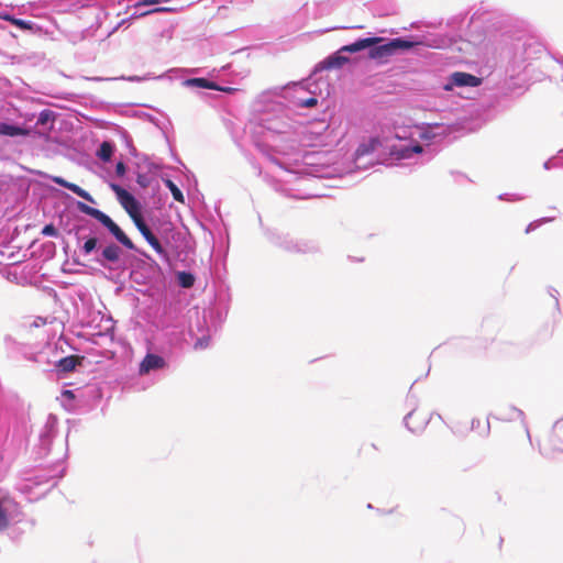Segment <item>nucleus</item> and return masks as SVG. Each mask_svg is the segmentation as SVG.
<instances>
[{
  "label": "nucleus",
  "mask_w": 563,
  "mask_h": 563,
  "mask_svg": "<svg viewBox=\"0 0 563 563\" xmlns=\"http://www.w3.org/2000/svg\"><path fill=\"white\" fill-rule=\"evenodd\" d=\"M307 95L308 90L302 82L283 88L282 93L272 90L261 93L254 102V111L257 114L244 129L272 166L274 175L271 178L266 173L264 179L272 181L276 190L295 199H308L313 195L301 194L299 189H287L282 185L292 179L299 185L305 181V178L298 177L289 168V157L296 151L297 141L292 139L294 122L289 119L282 100H286L291 107L299 108L300 102L297 99H305Z\"/></svg>",
  "instance_id": "obj_1"
},
{
  "label": "nucleus",
  "mask_w": 563,
  "mask_h": 563,
  "mask_svg": "<svg viewBox=\"0 0 563 563\" xmlns=\"http://www.w3.org/2000/svg\"><path fill=\"white\" fill-rule=\"evenodd\" d=\"M213 289V300L203 310L201 321L198 307H187L179 299L164 302L150 314V322L163 332V343L170 355L183 350L196 335L191 325L194 318L197 320V332H201L194 342V349L199 351L210 346L212 334L222 328L232 302L231 289L224 279L214 280Z\"/></svg>",
  "instance_id": "obj_2"
},
{
  "label": "nucleus",
  "mask_w": 563,
  "mask_h": 563,
  "mask_svg": "<svg viewBox=\"0 0 563 563\" xmlns=\"http://www.w3.org/2000/svg\"><path fill=\"white\" fill-rule=\"evenodd\" d=\"M66 474V466L62 460H57L53 464L36 465L24 467L19 471V481L15 487L22 494L29 495L41 486L48 485L45 492H48L57 485V482Z\"/></svg>",
  "instance_id": "obj_3"
},
{
  "label": "nucleus",
  "mask_w": 563,
  "mask_h": 563,
  "mask_svg": "<svg viewBox=\"0 0 563 563\" xmlns=\"http://www.w3.org/2000/svg\"><path fill=\"white\" fill-rule=\"evenodd\" d=\"M402 132V134H396L399 142L389 147L390 157L394 161H406L407 164L423 163L424 147L419 143V140L429 141L431 139L429 132L420 126L412 128L408 136L405 130Z\"/></svg>",
  "instance_id": "obj_4"
},
{
  "label": "nucleus",
  "mask_w": 563,
  "mask_h": 563,
  "mask_svg": "<svg viewBox=\"0 0 563 563\" xmlns=\"http://www.w3.org/2000/svg\"><path fill=\"white\" fill-rule=\"evenodd\" d=\"M27 444V428L24 422L0 421V457L3 462H13Z\"/></svg>",
  "instance_id": "obj_5"
},
{
  "label": "nucleus",
  "mask_w": 563,
  "mask_h": 563,
  "mask_svg": "<svg viewBox=\"0 0 563 563\" xmlns=\"http://www.w3.org/2000/svg\"><path fill=\"white\" fill-rule=\"evenodd\" d=\"M126 249H73L75 257V262L79 265H85L81 262V258L88 260L93 256L101 266L107 267L109 269H118V268H128L126 266ZM133 251L140 253L141 255L147 256L144 252H141L142 249H132ZM65 255L68 256L71 249H63Z\"/></svg>",
  "instance_id": "obj_6"
},
{
  "label": "nucleus",
  "mask_w": 563,
  "mask_h": 563,
  "mask_svg": "<svg viewBox=\"0 0 563 563\" xmlns=\"http://www.w3.org/2000/svg\"><path fill=\"white\" fill-rule=\"evenodd\" d=\"M31 249H0V255L5 257L9 263L8 267L16 266L21 267L20 274L24 279H27L30 284L37 285L36 274L42 269V265L37 260H32L36 255V252H30Z\"/></svg>",
  "instance_id": "obj_7"
},
{
  "label": "nucleus",
  "mask_w": 563,
  "mask_h": 563,
  "mask_svg": "<svg viewBox=\"0 0 563 563\" xmlns=\"http://www.w3.org/2000/svg\"><path fill=\"white\" fill-rule=\"evenodd\" d=\"M58 420L55 415L49 413L46 422L40 431L38 443L33 448L32 455L35 461L45 459L49 452L53 440L57 433Z\"/></svg>",
  "instance_id": "obj_8"
},
{
  "label": "nucleus",
  "mask_w": 563,
  "mask_h": 563,
  "mask_svg": "<svg viewBox=\"0 0 563 563\" xmlns=\"http://www.w3.org/2000/svg\"><path fill=\"white\" fill-rule=\"evenodd\" d=\"M416 43L413 41L404 38V37H395L389 40L384 44H374L372 47H367L368 56L372 59H382L389 56H393L398 51H409L411 49Z\"/></svg>",
  "instance_id": "obj_9"
},
{
  "label": "nucleus",
  "mask_w": 563,
  "mask_h": 563,
  "mask_svg": "<svg viewBox=\"0 0 563 563\" xmlns=\"http://www.w3.org/2000/svg\"><path fill=\"white\" fill-rule=\"evenodd\" d=\"M168 367L169 356L159 354L148 347L146 354L139 363V374L141 376L150 375L153 373L166 371Z\"/></svg>",
  "instance_id": "obj_10"
},
{
  "label": "nucleus",
  "mask_w": 563,
  "mask_h": 563,
  "mask_svg": "<svg viewBox=\"0 0 563 563\" xmlns=\"http://www.w3.org/2000/svg\"><path fill=\"white\" fill-rule=\"evenodd\" d=\"M380 146L377 137H371L361 143L354 153V165L357 169H366L374 164V153Z\"/></svg>",
  "instance_id": "obj_11"
},
{
  "label": "nucleus",
  "mask_w": 563,
  "mask_h": 563,
  "mask_svg": "<svg viewBox=\"0 0 563 563\" xmlns=\"http://www.w3.org/2000/svg\"><path fill=\"white\" fill-rule=\"evenodd\" d=\"M525 412L517 408L516 406H512V405H508L504 408H500L498 410V413H489L488 417H487V423H486V427L482 430L481 432V435L483 437H487L490 432V422H489V419L490 418H494L496 420H500V421H514L516 419H520L521 422H522V426L525 427L527 433L529 434V429H528V426H527V422L525 420Z\"/></svg>",
  "instance_id": "obj_12"
},
{
  "label": "nucleus",
  "mask_w": 563,
  "mask_h": 563,
  "mask_svg": "<svg viewBox=\"0 0 563 563\" xmlns=\"http://www.w3.org/2000/svg\"><path fill=\"white\" fill-rule=\"evenodd\" d=\"M482 78L464 71H454L450 74L442 82L445 91H454L455 88L478 87Z\"/></svg>",
  "instance_id": "obj_13"
},
{
  "label": "nucleus",
  "mask_w": 563,
  "mask_h": 563,
  "mask_svg": "<svg viewBox=\"0 0 563 563\" xmlns=\"http://www.w3.org/2000/svg\"><path fill=\"white\" fill-rule=\"evenodd\" d=\"M114 190L118 194L119 200L126 212L131 216L132 220L140 217V207L136 199L125 189H122L119 186H113Z\"/></svg>",
  "instance_id": "obj_14"
},
{
  "label": "nucleus",
  "mask_w": 563,
  "mask_h": 563,
  "mask_svg": "<svg viewBox=\"0 0 563 563\" xmlns=\"http://www.w3.org/2000/svg\"><path fill=\"white\" fill-rule=\"evenodd\" d=\"M416 382H417V380H415V382L412 383V385L410 386L409 391H408V394H407L406 401H407L408 406H410V407H411V410H410V411L405 416V418H404V424H405V427H406V428H407L411 433L419 434V433H421V432L424 430V428H426V426H427V423H428V422H422V423H420V424H419V426H417V427H411V426L409 424V422H408L409 418L413 415L415 410H416V409H417V407H418V397L412 393V388H413V385L416 384Z\"/></svg>",
  "instance_id": "obj_15"
},
{
  "label": "nucleus",
  "mask_w": 563,
  "mask_h": 563,
  "mask_svg": "<svg viewBox=\"0 0 563 563\" xmlns=\"http://www.w3.org/2000/svg\"><path fill=\"white\" fill-rule=\"evenodd\" d=\"M161 2H162V0H137L133 5L134 11L131 13L130 18L128 20H122L119 25H123L129 20L143 18V16H146L154 12L166 11L165 8H155V9H151V10H143V7H147L151 4H158Z\"/></svg>",
  "instance_id": "obj_16"
},
{
  "label": "nucleus",
  "mask_w": 563,
  "mask_h": 563,
  "mask_svg": "<svg viewBox=\"0 0 563 563\" xmlns=\"http://www.w3.org/2000/svg\"><path fill=\"white\" fill-rule=\"evenodd\" d=\"M133 221L150 246H162L159 239L156 236L154 227L148 225L142 216L135 218Z\"/></svg>",
  "instance_id": "obj_17"
},
{
  "label": "nucleus",
  "mask_w": 563,
  "mask_h": 563,
  "mask_svg": "<svg viewBox=\"0 0 563 563\" xmlns=\"http://www.w3.org/2000/svg\"><path fill=\"white\" fill-rule=\"evenodd\" d=\"M383 42L382 37L373 36V37H365V38H358L354 43L344 45L340 48V52L345 53H357L363 49H366L367 47H372L374 44Z\"/></svg>",
  "instance_id": "obj_18"
},
{
  "label": "nucleus",
  "mask_w": 563,
  "mask_h": 563,
  "mask_svg": "<svg viewBox=\"0 0 563 563\" xmlns=\"http://www.w3.org/2000/svg\"><path fill=\"white\" fill-rule=\"evenodd\" d=\"M77 366V356L76 355H67L54 363V369L57 373L58 377H65L67 374L75 371Z\"/></svg>",
  "instance_id": "obj_19"
},
{
  "label": "nucleus",
  "mask_w": 563,
  "mask_h": 563,
  "mask_svg": "<svg viewBox=\"0 0 563 563\" xmlns=\"http://www.w3.org/2000/svg\"><path fill=\"white\" fill-rule=\"evenodd\" d=\"M159 257L165 261L168 266H172L170 256L175 255L177 258L181 256L188 257L190 253L194 254L196 249H153Z\"/></svg>",
  "instance_id": "obj_20"
},
{
  "label": "nucleus",
  "mask_w": 563,
  "mask_h": 563,
  "mask_svg": "<svg viewBox=\"0 0 563 563\" xmlns=\"http://www.w3.org/2000/svg\"><path fill=\"white\" fill-rule=\"evenodd\" d=\"M153 227L157 238H161L166 243H169V238L174 240L173 224L170 221L158 219L157 221H153Z\"/></svg>",
  "instance_id": "obj_21"
},
{
  "label": "nucleus",
  "mask_w": 563,
  "mask_h": 563,
  "mask_svg": "<svg viewBox=\"0 0 563 563\" xmlns=\"http://www.w3.org/2000/svg\"><path fill=\"white\" fill-rule=\"evenodd\" d=\"M132 283L137 285H146L151 279V272L139 264L136 266L131 265L129 273Z\"/></svg>",
  "instance_id": "obj_22"
},
{
  "label": "nucleus",
  "mask_w": 563,
  "mask_h": 563,
  "mask_svg": "<svg viewBox=\"0 0 563 563\" xmlns=\"http://www.w3.org/2000/svg\"><path fill=\"white\" fill-rule=\"evenodd\" d=\"M183 85L188 88H200V89H218L219 85L212 80L206 78H188L183 81Z\"/></svg>",
  "instance_id": "obj_23"
},
{
  "label": "nucleus",
  "mask_w": 563,
  "mask_h": 563,
  "mask_svg": "<svg viewBox=\"0 0 563 563\" xmlns=\"http://www.w3.org/2000/svg\"><path fill=\"white\" fill-rule=\"evenodd\" d=\"M176 283L183 288H190L196 282V275L188 269L176 272Z\"/></svg>",
  "instance_id": "obj_24"
},
{
  "label": "nucleus",
  "mask_w": 563,
  "mask_h": 563,
  "mask_svg": "<svg viewBox=\"0 0 563 563\" xmlns=\"http://www.w3.org/2000/svg\"><path fill=\"white\" fill-rule=\"evenodd\" d=\"M25 133L24 129L7 122H0V134L5 136H19Z\"/></svg>",
  "instance_id": "obj_25"
},
{
  "label": "nucleus",
  "mask_w": 563,
  "mask_h": 563,
  "mask_svg": "<svg viewBox=\"0 0 563 563\" xmlns=\"http://www.w3.org/2000/svg\"><path fill=\"white\" fill-rule=\"evenodd\" d=\"M108 230L111 234L122 244V246H134L132 241L126 236V234L121 230V228L117 223H112Z\"/></svg>",
  "instance_id": "obj_26"
},
{
  "label": "nucleus",
  "mask_w": 563,
  "mask_h": 563,
  "mask_svg": "<svg viewBox=\"0 0 563 563\" xmlns=\"http://www.w3.org/2000/svg\"><path fill=\"white\" fill-rule=\"evenodd\" d=\"M344 52H340V49L331 55L327 60H325V67L327 68H339V67H342L344 64H346L349 62V58L344 55H342Z\"/></svg>",
  "instance_id": "obj_27"
},
{
  "label": "nucleus",
  "mask_w": 563,
  "mask_h": 563,
  "mask_svg": "<svg viewBox=\"0 0 563 563\" xmlns=\"http://www.w3.org/2000/svg\"><path fill=\"white\" fill-rule=\"evenodd\" d=\"M114 152V146L110 142H102L97 150V156L102 162H110Z\"/></svg>",
  "instance_id": "obj_28"
},
{
  "label": "nucleus",
  "mask_w": 563,
  "mask_h": 563,
  "mask_svg": "<svg viewBox=\"0 0 563 563\" xmlns=\"http://www.w3.org/2000/svg\"><path fill=\"white\" fill-rule=\"evenodd\" d=\"M66 188L69 189L75 195H77L78 197H80L91 203H95V200L91 197V195L88 191H86L85 189H82L81 187H79L78 185L68 183V186Z\"/></svg>",
  "instance_id": "obj_29"
},
{
  "label": "nucleus",
  "mask_w": 563,
  "mask_h": 563,
  "mask_svg": "<svg viewBox=\"0 0 563 563\" xmlns=\"http://www.w3.org/2000/svg\"><path fill=\"white\" fill-rule=\"evenodd\" d=\"M165 185L169 189L173 198L176 201L184 202V200H185L184 195H183L181 190L177 187V185H175L170 179H167L165 181Z\"/></svg>",
  "instance_id": "obj_30"
},
{
  "label": "nucleus",
  "mask_w": 563,
  "mask_h": 563,
  "mask_svg": "<svg viewBox=\"0 0 563 563\" xmlns=\"http://www.w3.org/2000/svg\"><path fill=\"white\" fill-rule=\"evenodd\" d=\"M10 525V515L8 510L0 505V532L4 531Z\"/></svg>",
  "instance_id": "obj_31"
},
{
  "label": "nucleus",
  "mask_w": 563,
  "mask_h": 563,
  "mask_svg": "<svg viewBox=\"0 0 563 563\" xmlns=\"http://www.w3.org/2000/svg\"><path fill=\"white\" fill-rule=\"evenodd\" d=\"M44 276H45V274H41L40 276H37V275H36V278H35V279L37 280V285H35V286H36V287H38V288L41 287V288L43 289V291H44L47 296L53 297V298H55V299H56V298H57V292H56V290H55L53 287H51V286H43V285H42V278H43Z\"/></svg>",
  "instance_id": "obj_32"
},
{
  "label": "nucleus",
  "mask_w": 563,
  "mask_h": 563,
  "mask_svg": "<svg viewBox=\"0 0 563 563\" xmlns=\"http://www.w3.org/2000/svg\"><path fill=\"white\" fill-rule=\"evenodd\" d=\"M548 294L554 300L555 313L556 314H561V307H560V301H559V291H558V289H555L554 287L550 286V287H548Z\"/></svg>",
  "instance_id": "obj_33"
},
{
  "label": "nucleus",
  "mask_w": 563,
  "mask_h": 563,
  "mask_svg": "<svg viewBox=\"0 0 563 563\" xmlns=\"http://www.w3.org/2000/svg\"><path fill=\"white\" fill-rule=\"evenodd\" d=\"M77 208L84 212L85 214H88L92 218H96V216L98 214L99 212V209H96V208H92L84 202H78L77 203Z\"/></svg>",
  "instance_id": "obj_34"
},
{
  "label": "nucleus",
  "mask_w": 563,
  "mask_h": 563,
  "mask_svg": "<svg viewBox=\"0 0 563 563\" xmlns=\"http://www.w3.org/2000/svg\"><path fill=\"white\" fill-rule=\"evenodd\" d=\"M10 23H12L13 25L18 26L21 30H31L33 24L31 21L16 18L10 19Z\"/></svg>",
  "instance_id": "obj_35"
},
{
  "label": "nucleus",
  "mask_w": 563,
  "mask_h": 563,
  "mask_svg": "<svg viewBox=\"0 0 563 563\" xmlns=\"http://www.w3.org/2000/svg\"><path fill=\"white\" fill-rule=\"evenodd\" d=\"M3 277L9 282H14L19 284V273L16 271H12L11 267L5 266V271L3 272Z\"/></svg>",
  "instance_id": "obj_36"
},
{
  "label": "nucleus",
  "mask_w": 563,
  "mask_h": 563,
  "mask_svg": "<svg viewBox=\"0 0 563 563\" xmlns=\"http://www.w3.org/2000/svg\"><path fill=\"white\" fill-rule=\"evenodd\" d=\"M300 102L299 108H312L317 106L318 99L314 96L306 97L305 99H297Z\"/></svg>",
  "instance_id": "obj_37"
},
{
  "label": "nucleus",
  "mask_w": 563,
  "mask_h": 563,
  "mask_svg": "<svg viewBox=\"0 0 563 563\" xmlns=\"http://www.w3.org/2000/svg\"><path fill=\"white\" fill-rule=\"evenodd\" d=\"M95 219L102 223L107 229L113 223V220L100 210Z\"/></svg>",
  "instance_id": "obj_38"
},
{
  "label": "nucleus",
  "mask_w": 563,
  "mask_h": 563,
  "mask_svg": "<svg viewBox=\"0 0 563 563\" xmlns=\"http://www.w3.org/2000/svg\"><path fill=\"white\" fill-rule=\"evenodd\" d=\"M552 220H553V218H542L540 220L533 221V222L529 223L528 227L526 228V233H529V232L533 231L534 229H537L538 227H540L542 223H545V222H549Z\"/></svg>",
  "instance_id": "obj_39"
},
{
  "label": "nucleus",
  "mask_w": 563,
  "mask_h": 563,
  "mask_svg": "<svg viewBox=\"0 0 563 563\" xmlns=\"http://www.w3.org/2000/svg\"><path fill=\"white\" fill-rule=\"evenodd\" d=\"M42 233L44 235L54 236L57 234V230L53 224H47L43 228Z\"/></svg>",
  "instance_id": "obj_40"
},
{
  "label": "nucleus",
  "mask_w": 563,
  "mask_h": 563,
  "mask_svg": "<svg viewBox=\"0 0 563 563\" xmlns=\"http://www.w3.org/2000/svg\"><path fill=\"white\" fill-rule=\"evenodd\" d=\"M62 396L67 400H74L75 399V390L73 389H63Z\"/></svg>",
  "instance_id": "obj_41"
},
{
  "label": "nucleus",
  "mask_w": 563,
  "mask_h": 563,
  "mask_svg": "<svg viewBox=\"0 0 563 563\" xmlns=\"http://www.w3.org/2000/svg\"><path fill=\"white\" fill-rule=\"evenodd\" d=\"M52 180L55 184H57V185H59V186H62L64 188H66L68 186V183H69V181H67L66 179H64L63 177H59V176L52 177Z\"/></svg>",
  "instance_id": "obj_42"
},
{
  "label": "nucleus",
  "mask_w": 563,
  "mask_h": 563,
  "mask_svg": "<svg viewBox=\"0 0 563 563\" xmlns=\"http://www.w3.org/2000/svg\"><path fill=\"white\" fill-rule=\"evenodd\" d=\"M119 79L131 81V82H140V81H143L145 79V77H140V76L124 77V76H122Z\"/></svg>",
  "instance_id": "obj_43"
},
{
  "label": "nucleus",
  "mask_w": 563,
  "mask_h": 563,
  "mask_svg": "<svg viewBox=\"0 0 563 563\" xmlns=\"http://www.w3.org/2000/svg\"><path fill=\"white\" fill-rule=\"evenodd\" d=\"M555 158H556V156H553V157L549 158L547 162H544L543 168L545 170H549V169L555 167L556 166V164L554 163Z\"/></svg>",
  "instance_id": "obj_44"
},
{
  "label": "nucleus",
  "mask_w": 563,
  "mask_h": 563,
  "mask_svg": "<svg viewBox=\"0 0 563 563\" xmlns=\"http://www.w3.org/2000/svg\"><path fill=\"white\" fill-rule=\"evenodd\" d=\"M49 115H51L49 111H47V110L42 111L38 117V123H45L47 121V119L49 118Z\"/></svg>",
  "instance_id": "obj_45"
},
{
  "label": "nucleus",
  "mask_w": 563,
  "mask_h": 563,
  "mask_svg": "<svg viewBox=\"0 0 563 563\" xmlns=\"http://www.w3.org/2000/svg\"><path fill=\"white\" fill-rule=\"evenodd\" d=\"M481 427V420L478 418H473L471 421V430L476 431Z\"/></svg>",
  "instance_id": "obj_46"
},
{
  "label": "nucleus",
  "mask_w": 563,
  "mask_h": 563,
  "mask_svg": "<svg viewBox=\"0 0 563 563\" xmlns=\"http://www.w3.org/2000/svg\"><path fill=\"white\" fill-rule=\"evenodd\" d=\"M347 258H349L350 261L354 262V263H362V262H364L365 256H363V255H360V256H358V255H355V256H353V255H347Z\"/></svg>",
  "instance_id": "obj_47"
},
{
  "label": "nucleus",
  "mask_w": 563,
  "mask_h": 563,
  "mask_svg": "<svg viewBox=\"0 0 563 563\" xmlns=\"http://www.w3.org/2000/svg\"><path fill=\"white\" fill-rule=\"evenodd\" d=\"M55 250H56V249H52V247H48V249H38V251H43V252H45V258H46V260L53 256V254H54V251H55Z\"/></svg>",
  "instance_id": "obj_48"
},
{
  "label": "nucleus",
  "mask_w": 563,
  "mask_h": 563,
  "mask_svg": "<svg viewBox=\"0 0 563 563\" xmlns=\"http://www.w3.org/2000/svg\"><path fill=\"white\" fill-rule=\"evenodd\" d=\"M115 170H117V173H118L119 175H123V174H124V172H125V166H124V164H123V163H121V162H120V163H118V164H117V167H115Z\"/></svg>",
  "instance_id": "obj_49"
},
{
  "label": "nucleus",
  "mask_w": 563,
  "mask_h": 563,
  "mask_svg": "<svg viewBox=\"0 0 563 563\" xmlns=\"http://www.w3.org/2000/svg\"><path fill=\"white\" fill-rule=\"evenodd\" d=\"M563 428V420H558L554 422L553 424V431H556L559 429H562Z\"/></svg>",
  "instance_id": "obj_50"
},
{
  "label": "nucleus",
  "mask_w": 563,
  "mask_h": 563,
  "mask_svg": "<svg viewBox=\"0 0 563 563\" xmlns=\"http://www.w3.org/2000/svg\"><path fill=\"white\" fill-rule=\"evenodd\" d=\"M82 246L89 247V246H97L95 239H89L85 242Z\"/></svg>",
  "instance_id": "obj_51"
},
{
  "label": "nucleus",
  "mask_w": 563,
  "mask_h": 563,
  "mask_svg": "<svg viewBox=\"0 0 563 563\" xmlns=\"http://www.w3.org/2000/svg\"><path fill=\"white\" fill-rule=\"evenodd\" d=\"M217 90L218 91H223V92H232V91H234V89L231 88V87H221V86H219V88Z\"/></svg>",
  "instance_id": "obj_52"
},
{
  "label": "nucleus",
  "mask_w": 563,
  "mask_h": 563,
  "mask_svg": "<svg viewBox=\"0 0 563 563\" xmlns=\"http://www.w3.org/2000/svg\"><path fill=\"white\" fill-rule=\"evenodd\" d=\"M253 0H233L236 4H247L251 3Z\"/></svg>",
  "instance_id": "obj_53"
},
{
  "label": "nucleus",
  "mask_w": 563,
  "mask_h": 563,
  "mask_svg": "<svg viewBox=\"0 0 563 563\" xmlns=\"http://www.w3.org/2000/svg\"><path fill=\"white\" fill-rule=\"evenodd\" d=\"M1 18L5 21H9L10 22V19H14V16L10 15V14H3L1 15Z\"/></svg>",
  "instance_id": "obj_54"
},
{
  "label": "nucleus",
  "mask_w": 563,
  "mask_h": 563,
  "mask_svg": "<svg viewBox=\"0 0 563 563\" xmlns=\"http://www.w3.org/2000/svg\"><path fill=\"white\" fill-rule=\"evenodd\" d=\"M338 143V139H332L330 142L325 143L324 145H335Z\"/></svg>",
  "instance_id": "obj_55"
},
{
  "label": "nucleus",
  "mask_w": 563,
  "mask_h": 563,
  "mask_svg": "<svg viewBox=\"0 0 563 563\" xmlns=\"http://www.w3.org/2000/svg\"><path fill=\"white\" fill-rule=\"evenodd\" d=\"M65 446L66 448H65V453H64L63 460L67 457V453H68V442H67V440L65 441Z\"/></svg>",
  "instance_id": "obj_56"
},
{
  "label": "nucleus",
  "mask_w": 563,
  "mask_h": 563,
  "mask_svg": "<svg viewBox=\"0 0 563 563\" xmlns=\"http://www.w3.org/2000/svg\"><path fill=\"white\" fill-rule=\"evenodd\" d=\"M324 132L327 133V137L331 134L332 130H330L329 125L324 126Z\"/></svg>",
  "instance_id": "obj_57"
},
{
  "label": "nucleus",
  "mask_w": 563,
  "mask_h": 563,
  "mask_svg": "<svg viewBox=\"0 0 563 563\" xmlns=\"http://www.w3.org/2000/svg\"><path fill=\"white\" fill-rule=\"evenodd\" d=\"M93 80L96 81H100V80H112L113 78H101V77H95L92 78Z\"/></svg>",
  "instance_id": "obj_58"
},
{
  "label": "nucleus",
  "mask_w": 563,
  "mask_h": 563,
  "mask_svg": "<svg viewBox=\"0 0 563 563\" xmlns=\"http://www.w3.org/2000/svg\"><path fill=\"white\" fill-rule=\"evenodd\" d=\"M508 194H505V195H500L499 196V199L504 200V199H507V200H510V198H508Z\"/></svg>",
  "instance_id": "obj_59"
},
{
  "label": "nucleus",
  "mask_w": 563,
  "mask_h": 563,
  "mask_svg": "<svg viewBox=\"0 0 563 563\" xmlns=\"http://www.w3.org/2000/svg\"><path fill=\"white\" fill-rule=\"evenodd\" d=\"M329 175H330V173H329V172H322L319 176H320V177H325V176H329Z\"/></svg>",
  "instance_id": "obj_60"
},
{
  "label": "nucleus",
  "mask_w": 563,
  "mask_h": 563,
  "mask_svg": "<svg viewBox=\"0 0 563 563\" xmlns=\"http://www.w3.org/2000/svg\"><path fill=\"white\" fill-rule=\"evenodd\" d=\"M214 250H216L214 247H211V249H210L209 257H212V256H213V254H214Z\"/></svg>",
  "instance_id": "obj_61"
},
{
  "label": "nucleus",
  "mask_w": 563,
  "mask_h": 563,
  "mask_svg": "<svg viewBox=\"0 0 563 563\" xmlns=\"http://www.w3.org/2000/svg\"><path fill=\"white\" fill-rule=\"evenodd\" d=\"M190 71H191V73H199V71H200V69L195 68V69H191Z\"/></svg>",
  "instance_id": "obj_62"
},
{
  "label": "nucleus",
  "mask_w": 563,
  "mask_h": 563,
  "mask_svg": "<svg viewBox=\"0 0 563 563\" xmlns=\"http://www.w3.org/2000/svg\"><path fill=\"white\" fill-rule=\"evenodd\" d=\"M295 250H296L297 252H301V251H303V249H300V247H297V249H295Z\"/></svg>",
  "instance_id": "obj_63"
},
{
  "label": "nucleus",
  "mask_w": 563,
  "mask_h": 563,
  "mask_svg": "<svg viewBox=\"0 0 563 563\" xmlns=\"http://www.w3.org/2000/svg\"><path fill=\"white\" fill-rule=\"evenodd\" d=\"M561 154H563V150H560V151L558 152V156H559V155H561Z\"/></svg>",
  "instance_id": "obj_64"
}]
</instances>
